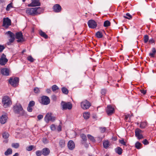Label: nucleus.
<instances>
[{
	"mask_svg": "<svg viewBox=\"0 0 156 156\" xmlns=\"http://www.w3.org/2000/svg\"><path fill=\"white\" fill-rule=\"evenodd\" d=\"M87 136L88 139L90 140L91 141L93 142H95V140L94 139V137L90 134H88L87 135Z\"/></svg>",
	"mask_w": 156,
	"mask_h": 156,
	"instance_id": "nucleus-31",
	"label": "nucleus"
},
{
	"mask_svg": "<svg viewBox=\"0 0 156 156\" xmlns=\"http://www.w3.org/2000/svg\"><path fill=\"white\" fill-rule=\"evenodd\" d=\"M46 92L48 94H50L51 92V90L50 89H47L46 90Z\"/></svg>",
	"mask_w": 156,
	"mask_h": 156,
	"instance_id": "nucleus-60",
	"label": "nucleus"
},
{
	"mask_svg": "<svg viewBox=\"0 0 156 156\" xmlns=\"http://www.w3.org/2000/svg\"><path fill=\"white\" fill-rule=\"evenodd\" d=\"M96 37L98 38H101L103 37V34L102 33L101 31H98L95 34Z\"/></svg>",
	"mask_w": 156,
	"mask_h": 156,
	"instance_id": "nucleus-26",
	"label": "nucleus"
},
{
	"mask_svg": "<svg viewBox=\"0 0 156 156\" xmlns=\"http://www.w3.org/2000/svg\"><path fill=\"white\" fill-rule=\"evenodd\" d=\"M12 3H11L9 4L7 6L6 8V10L9 11L11 8H12Z\"/></svg>",
	"mask_w": 156,
	"mask_h": 156,
	"instance_id": "nucleus-42",
	"label": "nucleus"
},
{
	"mask_svg": "<svg viewBox=\"0 0 156 156\" xmlns=\"http://www.w3.org/2000/svg\"><path fill=\"white\" fill-rule=\"evenodd\" d=\"M42 154L46 156L48 155L50 153V151L48 148L45 147L42 150Z\"/></svg>",
	"mask_w": 156,
	"mask_h": 156,
	"instance_id": "nucleus-19",
	"label": "nucleus"
},
{
	"mask_svg": "<svg viewBox=\"0 0 156 156\" xmlns=\"http://www.w3.org/2000/svg\"><path fill=\"white\" fill-rule=\"evenodd\" d=\"M119 142L121 144L125 145H126V142L124 141V140L123 139H122L121 140H119Z\"/></svg>",
	"mask_w": 156,
	"mask_h": 156,
	"instance_id": "nucleus-48",
	"label": "nucleus"
},
{
	"mask_svg": "<svg viewBox=\"0 0 156 156\" xmlns=\"http://www.w3.org/2000/svg\"><path fill=\"white\" fill-rule=\"evenodd\" d=\"M126 16H123V17L126 19H127L129 20L131 19L132 18V16L130 15L129 13H127L126 14Z\"/></svg>",
	"mask_w": 156,
	"mask_h": 156,
	"instance_id": "nucleus-35",
	"label": "nucleus"
},
{
	"mask_svg": "<svg viewBox=\"0 0 156 156\" xmlns=\"http://www.w3.org/2000/svg\"><path fill=\"white\" fill-rule=\"evenodd\" d=\"M83 116L84 119H87L89 117L90 113L88 112H85L83 114Z\"/></svg>",
	"mask_w": 156,
	"mask_h": 156,
	"instance_id": "nucleus-28",
	"label": "nucleus"
},
{
	"mask_svg": "<svg viewBox=\"0 0 156 156\" xmlns=\"http://www.w3.org/2000/svg\"><path fill=\"white\" fill-rule=\"evenodd\" d=\"M9 83L13 87H16L18 85L19 82L18 77H16L14 79L11 77L9 80Z\"/></svg>",
	"mask_w": 156,
	"mask_h": 156,
	"instance_id": "nucleus-7",
	"label": "nucleus"
},
{
	"mask_svg": "<svg viewBox=\"0 0 156 156\" xmlns=\"http://www.w3.org/2000/svg\"><path fill=\"white\" fill-rule=\"evenodd\" d=\"M2 102L3 106L5 108L9 107L12 104V101L8 96H4L2 98Z\"/></svg>",
	"mask_w": 156,
	"mask_h": 156,
	"instance_id": "nucleus-3",
	"label": "nucleus"
},
{
	"mask_svg": "<svg viewBox=\"0 0 156 156\" xmlns=\"http://www.w3.org/2000/svg\"><path fill=\"white\" fill-rule=\"evenodd\" d=\"M55 119V117L52 116L51 113H47L44 117V120L47 123L49 121L54 122Z\"/></svg>",
	"mask_w": 156,
	"mask_h": 156,
	"instance_id": "nucleus-5",
	"label": "nucleus"
},
{
	"mask_svg": "<svg viewBox=\"0 0 156 156\" xmlns=\"http://www.w3.org/2000/svg\"><path fill=\"white\" fill-rule=\"evenodd\" d=\"M80 137L82 139L83 141L84 142L87 140V138L86 135L84 134H82L80 135Z\"/></svg>",
	"mask_w": 156,
	"mask_h": 156,
	"instance_id": "nucleus-33",
	"label": "nucleus"
},
{
	"mask_svg": "<svg viewBox=\"0 0 156 156\" xmlns=\"http://www.w3.org/2000/svg\"><path fill=\"white\" fill-rule=\"evenodd\" d=\"M39 1L40 0H32L31 3L28 4V6L29 7L40 6L41 5V3Z\"/></svg>",
	"mask_w": 156,
	"mask_h": 156,
	"instance_id": "nucleus-12",
	"label": "nucleus"
},
{
	"mask_svg": "<svg viewBox=\"0 0 156 156\" xmlns=\"http://www.w3.org/2000/svg\"><path fill=\"white\" fill-rule=\"evenodd\" d=\"M91 105V104L90 102L86 100H84L81 103V107L83 109H88Z\"/></svg>",
	"mask_w": 156,
	"mask_h": 156,
	"instance_id": "nucleus-6",
	"label": "nucleus"
},
{
	"mask_svg": "<svg viewBox=\"0 0 156 156\" xmlns=\"http://www.w3.org/2000/svg\"><path fill=\"white\" fill-rule=\"evenodd\" d=\"M75 144L73 141H69L68 143V147L70 150H73L75 147Z\"/></svg>",
	"mask_w": 156,
	"mask_h": 156,
	"instance_id": "nucleus-18",
	"label": "nucleus"
},
{
	"mask_svg": "<svg viewBox=\"0 0 156 156\" xmlns=\"http://www.w3.org/2000/svg\"><path fill=\"white\" fill-rule=\"evenodd\" d=\"M27 59L28 61H30L31 62H33L34 61V58H32V57L31 56H29L27 58Z\"/></svg>",
	"mask_w": 156,
	"mask_h": 156,
	"instance_id": "nucleus-51",
	"label": "nucleus"
},
{
	"mask_svg": "<svg viewBox=\"0 0 156 156\" xmlns=\"http://www.w3.org/2000/svg\"><path fill=\"white\" fill-rule=\"evenodd\" d=\"M84 146L86 148H87L88 147V145L87 144H84Z\"/></svg>",
	"mask_w": 156,
	"mask_h": 156,
	"instance_id": "nucleus-63",
	"label": "nucleus"
},
{
	"mask_svg": "<svg viewBox=\"0 0 156 156\" xmlns=\"http://www.w3.org/2000/svg\"><path fill=\"white\" fill-rule=\"evenodd\" d=\"M59 145L61 148L64 147L65 145V141L63 140H61L59 141Z\"/></svg>",
	"mask_w": 156,
	"mask_h": 156,
	"instance_id": "nucleus-25",
	"label": "nucleus"
},
{
	"mask_svg": "<svg viewBox=\"0 0 156 156\" xmlns=\"http://www.w3.org/2000/svg\"><path fill=\"white\" fill-rule=\"evenodd\" d=\"M8 117L6 115H2L0 117V122L2 124H5L6 122Z\"/></svg>",
	"mask_w": 156,
	"mask_h": 156,
	"instance_id": "nucleus-16",
	"label": "nucleus"
},
{
	"mask_svg": "<svg viewBox=\"0 0 156 156\" xmlns=\"http://www.w3.org/2000/svg\"><path fill=\"white\" fill-rule=\"evenodd\" d=\"M16 37L18 39L17 41L18 42H22L24 41V39L23 37L22 33L21 32L16 33Z\"/></svg>",
	"mask_w": 156,
	"mask_h": 156,
	"instance_id": "nucleus-10",
	"label": "nucleus"
},
{
	"mask_svg": "<svg viewBox=\"0 0 156 156\" xmlns=\"http://www.w3.org/2000/svg\"><path fill=\"white\" fill-rule=\"evenodd\" d=\"M57 130L59 132L61 131L62 126L61 125H59L57 127Z\"/></svg>",
	"mask_w": 156,
	"mask_h": 156,
	"instance_id": "nucleus-56",
	"label": "nucleus"
},
{
	"mask_svg": "<svg viewBox=\"0 0 156 156\" xmlns=\"http://www.w3.org/2000/svg\"><path fill=\"white\" fill-rule=\"evenodd\" d=\"M62 91L63 94H67L69 92L68 90L65 87H63L62 88Z\"/></svg>",
	"mask_w": 156,
	"mask_h": 156,
	"instance_id": "nucleus-32",
	"label": "nucleus"
},
{
	"mask_svg": "<svg viewBox=\"0 0 156 156\" xmlns=\"http://www.w3.org/2000/svg\"><path fill=\"white\" fill-rule=\"evenodd\" d=\"M110 22L108 20H106L104 22V26L105 27H108L110 25Z\"/></svg>",
	"mask_w": 156,
	"mask_h": 156,
	"instance_id": "nucleus-29",
	"label": "nucleus"
},
{
	"mask_svg": "<svg viewBox=\"0 0 156 156\" xmlns=\"http://www.w3.org/2000/svg\"><path fill=\"white\" fill-rule=\"evenodd\" d=\"M40 7H35L34 8H27L26 10V13L30 15L34 16L41 14L40 12L38 10L41 9Z\"/></svg>",
	"mask_w": 156,
	"mask_h": 156,
	"instance_id": "nucleus-1",
	"label": "nucleus"
},
{
	"mask_svg": "<svg viewBox=\"0 0 156 156\" xmlns=\"http://www.w3.org/2000/svg\"><path fill=\"white\" fill-rule=\"evenodd\" d=\"M156 52V49L155 48H153L151 50V52L149 53V55L151 57H154V55Z\"/></svg>",
	"mask_w": 156,
	"mask_h": 156,
	"instance_id": "nucleus-24",
	"label": "nucleus"
},
{
	"mask_svg": "<svg viewBox=\"0 0 156 156\" xmlns=\"http://www.w3.org/2000/svg\"><path fill=\"white\" fill-rule=\"evenodd\" d=\"M5 48L4 46L0 45V52L2 51Z\"/></svg>",
	"mask_w": 156,
	"mask_h": 156,
	"instance_id": "nucleus-57",
	"label": "nucleus"
},
{
	"mask_svg": "<svg viewBox=\"0 0 156 156\" xmlns=\"http://www.w3.org/2000/svg\"><path fill=\"white\" fill-rule=\"evenodd\" d=\"M38 10H39V12H40L41 13V12L43 10V9L41 8V9H39Z\"/></svg>",
	"mask_w": 156,
	"mask_h": 156,
	"instance_id": "nucleus-64",
	"label": "nucleus"
},
{
	"mask_svg": "<svg viewBox=\"0 0 156 156\" xmlns=\"http://www.w3.org/2000/svg\"><path fill=\"white\" fill-rule=\"evenodd\" d=\"M135 133L136 136L138 139H140L143 138V136L142 134L140 133H138L137 134H136V133Z\"/></svg>",
	"mask_w": 156,
	"mask_h": 156,
	"instance_id": "nucleus-39",
	"label": "nucleus"
},
{
	"mask_svg": "<svg viewBox=\"0 0 156 156\" xmlns=\"http://www.w3.org/2000/svg\"><path fill=\"white\" fill-rule=\"evenodd\" d=\"M61 106L62 107V110H66L68 109L70 110L72 107V105L70 102H66L65 101H62L61 104Z\"/></svg>",
	"mask_w": 156,
	"mask_h": 156,
	"instance_id": "nucleus-4",
	"label": "nucleus"
},
{
	"mask_svg": "<svg viewBox=\"0 0 156 156\" xmlns=\"http://www.w3.org/2000/svg\"><path fill=\"white\" fill-rule=\"evenodd\" d=\"M101 131V133H104L106 131V128L105 127L100 128Z\"/></svg>",
	"mask_w": 156,
	"mask_h": 156,
	"instance_id": "nucleus-55",
	"label": "nucleus"
},
{
	"mask_svg": "<svg viewBox=\"0 0 156 156\" xmlns=\"http://www.w3.org/2000/svg\"><path fill=\"white\" fill-rule=\"evenodd\" d=\"M14 112L17 114L19 115L20 116L25 115V111L23 110L22 106L20 105H16L13 107Z\"/></svg>",
	"mask_w": 156,
	"mask_h": 156,
	"instance_id": "nucleus-2",
	"label": "nucleus"
},
{
	"mask_svg": "<svg viewBox=\"0 0 156 156\" xmlns=\"http://www.w3.org/2000/svg\"><path fill=\"white\" fill-rule=\"evenodd\" d=\"M53 9L55 12H59L61 11L62 8L59 5L56 4L53 6Z\"/></svg>",
	"mask_w": 156,
	"mask_h": 156,
	"instance_id": "nucleus-15",
	"label": "nucleus"
},
{
	"mask_svg": "<svg viewBox=\"0 0 156 156\" xmlns=\"http://www.w3.org/2000/svg\"><path fill=\"white\" fill-rule=\"evenodd\" d=\"M34 147V146L33 145H30L27 147L26 148V150L28 151H30Z\"/></svg>",
	"mask_w": 156,
	"mask_h": 156,
	"instance_id": "nucleus-41",
	"label": "nucleus"
},
{
	"mask_svg": "<svg viewBox=\"0 0 156 156\" xmlns=\"http://www.w3.org/2000/svg\"><path fill=\"white\" fill-rule=\"evenodd\" d=\"M50 127L52 131L55 130L56 129L55 125L54 124L51 125L50 126Z\"/></svg>",
	"mask_w": 156,
	"mask_h": 156,
	"instance_id": "nucleus-49",
	"label": "nucleus"
},
{
	"mask_svg": "<svg viewBox=\"0 0 156 156\" xmlns=\"http://www.w3.org/2000/svg\"><path fill=\"white\" fill-rule=\"evenodd\" d=\"M143 131L139 128L136 129L135 130V133H136V134L140 133L141 134Z\"/></svg>",
	"mask_w": 156,
	"mask_h": 156,
	"instance_id": "nucleus-46",
	"label": "nucleus"
},
{
	"mask_svg": "<svg viewBox=\"0 0 156 156\" xmlns=\"http://www.w3.org/2000/svg\"><path fill=\"white\" fill-rule=\"evenodd\" d=\"M142 144H141L139 142H137L136 143L135 145V147L137 149H140L141 148V147Z\"/></svg>",
	"mask_w": 156,
	"mask_h": 156,
	"instance_id": "nucleus-34",
	"label": "nucleus"
},
{
	"mask_svg": "<svg viewBox=\"0 0 156 156\" xmlns=\"http://www.w3.org/2000/svg\"><path fill=\"white\" fill-rule=\"evenodd\" d=\"M147 126V122H140V127L141 129H143Z\"/></svg>",
	"mask_w": 156,
	"mask_h": 156,
	"instance_id": "nucleus-20",
	"label": "nucleus"
},
{
	"mask_svg": "<svg viewBox=\"0 0 156 156\" xmlns=\"http://www.w3.org/2000/svg\"><path fill=\"white\" fill-rule=\"evenodd\" d=\"M35 154L37 156H41L42 154V151L40 150L37 151H36Z\"/></svg>",
	"mask_w": 156,
	"mask_h": 156,
	"instance_id": "nucleus-40",
	"label": "nucleus"
},
{
	"mask_svg": "<svg viewBox=\"0 0 156 156\" xmlns=\"http://www.w3.org/2000/svg\"><path fill=\"white\" fill-rule=\"evenodd\" d=\"M109 142L108 141H105L103 143L104 147L105 148H107L109 146Z\"/></svg>",
	"mask_w": 156,
	"mask_h": 156,
	"instance_id": "nucleus-30",
	"label": "nucleus"
},
{
	"mask_svg": "<svg viewBox=\"0 0 156 156\" xmlns=\"http://www.w3.org/2000/svg\"><path fill=\"white\" fill-rule=\"evenodd\" d=\"M39 34L41 37H44L45 39H47L48 38V36L42 30L39 31Z\"/></svg>",
	"mask_w": 156,
	"mask_h": 156,
	"instance_id": "nucleus-23",
	"label": "nucleus"
},
{
	"mask_svg": "<svg viewBox=\"0 0 156 156\" xmlns=\"http://www.w3.org/2000/svg\"><path fill=\"white\" fill-rule=\"evenodd\" d=\"M106 90L105 89H103L101 90V93L102 95L105 96L106 93Z\"/></svg>",
	"mask_w": 156,
	"mask_h": 156,
	"instance_id": "nucleus-52",
	"label": "nucleus"
},
{
	"mask_svg": "<svg viewBox=\"0 0 156 156\" xmlns=\"http://www.w3.org/2000/svg\"><path fill=\"white\" fill-rule=\"evenodd\" d=\"M19 146V144L18 143H13L12 144V146L15 148H18Z\"/></svg>",
	"mask_w": 156,
	"mask_h": 156,
	"instance_id": "nucleus-37",
	"label": "nucleus"
},
{
	"mask_svg": "<svg viewBox=\"0 0 156 156\" xmlns=\"http://www.w3.org/2000/svg\"><path fill=\"white\" fill-rule=\"evenodd\" d=\"M154 40L153 39H150L149 40V42L150 43H152L154 42Z\"/></svg>",
	"mask_w": 156,
	"mask_h": 156,
	"instance_id": "nucleus-61",
	"label": "nucleus"
},
{
	"mask_svg": "<svg viewBox=\"0 0 156 156\" xmlns=\"http://www.w3.org/2000/svg\"><path fill=\"white\" fill-rule=\"evenodd\" d=\"M8 61V59L6 58V55L3 54L0 58V64L2 66L5 65Z\"/></svg>",
	"mask_w": 156,
	"mask_h": 156,
	"instance_id": "nucleus-13",
	"label": "nucleus"
},
{
	"mask_svg": "<svg viewBox=\"0 0 156 156\" xmlns=\"http://www.w3.org/2000/svg\"><path fill=\"white\" fill-rule=\"evenodd\" d=\"M11 20L8 18H5L3 19L2 26L7 28L11 25Z\"/></svg>",
	"mask_w": 156,
	"mask_h": 156,
	"instance_id": "nucleus-8",
	"label": "nucleus"
},
{
	"mask_svg": "<svg viewBox=\"0 0 156 156\" xmlns=\"http://www.w3.org/2000/svg\"><path fill=\"white\" fill-rule=\"evenodd\" d=\"M35 102L33 101H30L28 105L33 107L35 105Z\"/></svg>",
	"mask_w": 156,
	"mask_h": 156,
	"instance_id": "nucleus-45",
	"label": "nucleus"
},
{
	"mask_svg": "<svg viewBox=\"0 0 156 156\" xmlns=\"http://www.w3.org/2000/svg\"><path fill=\"white\" fill-rule=\"evenodd\" d=\"M27 110L29 112H32L33 110L32 107L28 105L27 107Z\"/></svg>",
	"mask_w": 156,
	"mask_h": 156,
	"instance_id": "nucleus-54",
	"label": "nucleus"
},
{
	"mask_svg": "<svg viewBox=\"0 0 156 156\" xmlns=\"http://www.w3.org/2000/svg\"><path fill=\"white\" fill-rule=\"evenodd\" d=\"M42 141L45 144H47L48 143V140L46 138H43Z\"/></svg>",
	"mask_w": 156,
	"mask_h": 156,
	"instance_id": "nucleus-50",
	"label": "nucleus"
},
{
	"mask_svg": "<svg viewBox=\"0 0 156 156\" xmlns=\"http://www.w3.org/2000/svg\"><path fill=\"white\" fill-rule=\"evenodd\" d=\"M144 42L145 43H147L149 40V37L148 35H146L144 37Z\"/></svg>",
	"mask_w": 156,
	"mask_h": 156,
	"instance_id": "nucleus-44",
	"label": "nucleus"
},
{
	"mask_svg": "<svg viewBox=\"0 0 156 156\" xmlns=\"http://www.w3.org/2000/svg\"><path fill=\"white\" fill-rule=\"evenodd\" d=\"M115 152L119 155H121L122 154V150L119 147H118L115 149Z\"/></svg>",
	"mask_w": 156,
	"mask_h": 156,
	"instance_id": "nucleus-21",
	"label": "nucleus"
},
{
	"mask_svg": "<svg viewBox=\"0 0 156 156\" xmlns=\"http://www.w3.org/2000/svg\"><path fill=\"white\" fill-rule=\"evenodd\" d=\"M50 100L48 97L43 96L41 98L40 103L44 105H48L50 103Z\"/></svg>",
	"mask_w": 156,
	"mask_h": 156,
	"instance_id": "nucleus-9",
	"label": "nucleus"
},
{
	"mask_svg": "<svg viewBox=\"0 0 156 156\" xmlns=\"http://www.w3.org/2000/svg\"><path fill=\"white\" fill-rule=\"evenodd\" d=\"M34 93L36 94L39 93L40 92L39 88L37 87L35 88L34 89Z\"/></svg>",
	"mask_w": 156,
	"mask_h": 156,
	"instance_id": "nucleus-47",
	"label": "nucleus"
},
{
	"mask_svg": "<svg viewBox=\"0 0 156 156\" xmlns=\"http://www.w3.org/2000/svg\"><path fill=\"white\" fill-rule=\"evenodd\" d=\"M6 34L9 35L11 38H15V34L10 31H8V32H7L6 33Z\"/></svg>",
	"mask_w": 156,
	"mask_h": 156,
	"instance_id": "nucleus-27",
	"label": "nucleus"
},
{
	"mask_svg": "<svg viewBox=\"0 0 156 156\" xmlns=\"http://www.w3.org/2000/svg\"><path fill=\"white\" fill-rule=\"evenodd\" d=\"M19 155V154L18 153H16L14 155H13V156H18Z\"/></svg>",
	"mask_w": 156,
	"mask_h": 156,
	"instance_id": "nucleus-62",
	"label": "nucleus"
},
{
	"mask_svg": "<svg viewBox=\"0 0 156 156\" xmlns=\"http://www.w3.org/2000/svg\"><path fill=\"white\" fill-rule=\"evenodd\" d=\"M52 90L53 91H55L59 89L58 87L56 85H54L52 86Z\"/></svg>",
	"mask_w": 156,
	"mask_h": 156,
	"instance_id": "nucleus-38",
	"label": "nucleus"
},
{
	"mask_svg": "<svg viewBox=\"0 0 156 156\" xmlns=\"http://www.w3.org/2000/svg\"><path fill=\"white\" fill-rule=\"evenodd\" d=\"M1 73L3 75L6 76H8L9 75V70L6 68L2 69L1 70Z\"/></svg>",
	"mask_w": 156,
	"mask_h": 156,
	"instance_id": "nucleus-17",
	"label": "nucleus"
},
{
	"mask_svg": "<svg viewBox=\"0 0 156 156\" xmlns=\"http://www.w3.org/2000/svg\"><path fill=\"white\" fill-rule=\"evenodd\" d=\"M2 136L3 138L6 139L9 137V134L8 133L5 132L2 134Z\"/></svg>",
	"mask_w": 156,
	"mask_h": 156,
	"instance_id": "nucleus-36",
	"label": "nucleus"
},
{
	"mask_svg": "<svg viewBox=\"0 0 156 156\" xmlns=\"http://www.w3.org/2000/svg\"><path fill=\"white\" fill-rule=\"evenodd\" d=\"M140 91L141 92L142 94H146V90H141Z\"/></svg>",
	"mask_w": 156,
	"mask_h": 156,
	"instance_id": "nucleus-59",
	"label": "nucleus"
},
{
	"mask_svg": "<svg viewBox=\"0 0 156 156\" xmlns=\"http://www.w3.org/2000/svg\"><path fill=\"white\" fill-rule=\"evenodd\" d=\"M12 150L11 148H8L6 151L5 152V155L6 156H8L9 155L12 154Z\"/></svg>",
	"mask_w": 156,
	"mask_h": 156,
	"instance_id": "nucleus-22",
	"label": "nucleus"
},
{
	"mask_svg": "<svg viewBox=\"0 0 156 156\" xmlns=\"http://www.w3.org/2000/svg\"><path fill=\"white\" fill-rule=\"evenodd\" d=\"M142 142L144 144L146 145H147L149 144V142H148L147 140L146 139H145L144 140L142 141Z\"/></svg>",
	"mask_w": 156,
	"mask_h": 156,
	"instance_id": "nucleus-53",
	"label": "nucleus"
},
{
	"mask_svg": "<svg viewBox=\"0 0 156 156\" xmlns=\"http://www.w3.org/2000/svg\"><path fill=\"white\" fill-rule=\"evenodd\" d=\"M106 112L107 114L110 115L114 112V109L111 105H108L106 109Z\"/></svg>",
	"mask_w": 156,
	"mask_h": 156,
	"instance_id": "nucleus-14",
	"label": "nucleus"
},
{
	"mask_svg": "<svg viewBox=\"0 0 156 156\" xmlns=\"http://www.w3.org/2000/svg\"><path fill=\"white\" fill-rule=\"evenodd\" d=\"M37 119H38V120H40L41 119L43 118V115H38L37 116Z\"/></svg>",
	"mask_w": 156,
	"mask_h": 156,
	"instance_id": "nucleus-58",
	"label": "nucleus"
},
{
	"mask_svg": "<svg viewBox=\"0 0 156 156\" xmlns=\"http://www.w3.org/2000/svg\"><path fill=\"white\" fill-rule=\"evenodd\" d=\"M87 24L89 27L91 28L94 29L97 26L96 23L93 20H89L87 22Z\"/></svg>",
	"mask_w": 156,
	"mask_h": 156,
	"instance_id": "nucleus-11",
	"label": "nucleus"
},
{
	"mask_svg": "<svg viewBox=\"0 0 156 156\" xmlns=\"http://www.w3.org/2000/svg\"><path fill=\"white\" fill-rule=\"evenodd\" d=\"M15 39V38H10L9 39V41L7 43V44L8 45H11V43L13 42L14 40Z\"/></svg>",
	"mask_w": 156,
	"mask_h": 156,
	"instance_id": "nucleus-43",
	"label": "nucleus"
}]
</instances>
